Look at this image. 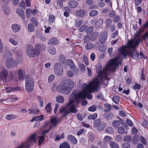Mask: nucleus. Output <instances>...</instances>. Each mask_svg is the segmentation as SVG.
Returning a JSON list of instances; mask_svg holds the SVG:
<instances>
[{"label":"nucleus","instance_id":"4c0bfd02","mask_svg":"<svg viewBox=\"0 0 148 148\" xmlns=\"http://www.w3.org/2000/svg\"><path fill=\"white\" fill-rule=\"evenodd\" d=\"M37 138L39 139L38 143V145H40L43 143L44 140V137L43 136H37Z\"/></svg>","mask_w":148,"mask_h":148},{"label":"nucleus","instance_id":"dca6fc26","mask_svg":"<svg viewBox=\"0 0 148 148\" xmlns=\"http://www.w3.org/2000/svg\"><path fill=\"white\" fill-rule=\"evenodd\" d=\"M67 63L71 70H73V71H76L75 64L72 60L68 59L67 61Z\"/></svg>","mask_w":148,"mask_h":148},{"label":"nucleus","instance_id":"6ab92c4d","mask_svg":"<svg viewBox=\"0 0 148 148\" xmlns=\"http://www.w3.org/2000/svg\"><path fill=\"white\" fill-rule=\"evenodd\" d=\"M16 56L17 58L18 61L19 63H21L22 61V51L20 50H18L16 53Z\"/></svg>","mask_w":148,"mask_h":148},{"label":"nucleus","instance_id":"9b49d317","mask_svg":"<svg viewBox=\"0 0 148 148\" xmlns=\"http://www.w3.org/2000/svg\"><path fill=\"white\" fill-rule=\"evenodd\" d=\"M54 71L58 76H61L63 73V68L61 64L59 63H56L54 65Z\"/></svg>","mask_w":148,"mask_h":148},{"label":"nucleus","instance_id":"de8ad7c7","mask_svg":"<svg viewBox=\"0 0 148 148\" xmlns=\"http://www.w3.org/2000/svg\"><path fill=\"white\" fill-rule=\"evenodd\" d=\"M87 25H82L81 26L79 29V31L80 32H82L85 31L86 29Z\"/></svg>","mask_w":148,"mask_h":148},{"label":"nucleus","instance_id":"cd10ccee","mask_svg":"<svg viewBox=\"0 0 148 148\" xmlns=\"http://www.w3.org/2000/svg\"><path fill=\"white\" fill-rule=\"evenodd\" d=\"M120 124L121 122L118 120H114L112 122V126L115 128H117Z\"/></svg>","mask_w":148,"mask_h":148},{"label":"nucleus","instance_id":"20e7f679","mask_svg":"<svg viewBox=\"0 0 148 148\" xmlns=\"http://www.w3.org/2000/svg\"><path fill=\"white\" fill-rule=\"evenodd\" d=\"M73 86L74 84L71 80L65 79L62 81L61 84L56 88L57 90L60 92L67 94L71 92Z\"/></svg>","mask_w":148,"mask_h":148},{"label":"nucleus","instance_id":"4468645a","mask_svg":"<svg viewBox=\"0 0 148 148\" xmlns=\"http://www.w3.org/2000/svg\"><path fill=\"white\" fill-rule=\"evenodd\" d=\"M51 125L50 126V130L52 127H55L60 121V119L57 117H53L50 119Z\"/></svg>","mask_w":148,"mask_h":148},{"label":"nucleus","instance_id":"bf43d9fd","mask_svg":"<svg viewBox=\"0 0 148 148\" xmlns=\"http://www.w3.org/2000/svg\"><path fill=\"white\" fill-rule=\"evenodd\" d=\"M140 141L141 143L145 145L147 144V141L145 140V138L142 136H141L140 138Z\"/></svg>","mask_w":148,"mask_h":148},{"label":"nucleus","instance_id":"09e8293b","mask_svg":"<svg viewBox=\"0 0 148 148\" xmlns=\"http://www.w3.org/2000/svg\"><path fill=\"white\" fill-rule=\"evenodd\" d=\"M45 110L47 112H50L51 111V104L48 103L45 108Z\"/></svg>","mask_w":148,"mask_h":148},{"label":"nucleus","instance_id":"7c9ffc66","mask_svg":"<svg viewBox=\"0 0 148 148\" xmlns=\"http://www.w3.org/2000/svg\"><path fill=\"white\" fill-rule=\"evenodd\" d=\"M112 138L108 136H105L103 139V142L105 143H108L110 142L112 140Z\"/></svg>","mask_w":148,"mask_h":148},{"label":"nucleus","instance_id":"2eb2a0df","mask_svg":"<svg viewBox=\"0 0 148 148\" xmlns=\"http://www.w3.org/2000/svg\"><path fill=\"white\" fill-rule=\"evenodd\" d=\"M18 78L20 80H23L24 78L25 75V70L23 69L18 70Z\"/></svg>","mask_w":148,"mask_h":148},{"label":"nucleus","instance_id":"412c9836","mask_svg":"<svg viewBox=\"0 0 148 148\" xmlns=\"http://www.w3.org/2000/svg\"><path fill=\"white\" fill-rule=\"evenodd\" d=\"M16 12L18 15L19 16H21L23 19H25V14L23 10L20 9H17L16 10Z\"/></svg>","mask_w":148,"mask_h":148},{"label":"nucleus","instance_id":"49530a36","mask_svg":"<svg viewBox=\"0 0 148 148\" xmlns=\"http://www.w3.org/2000/svg\"><path fill=\"white\" fill-rule=\"evenodd\" d=\"M97 109L96 106L94 105L89 108L88 110L89 111L94 112Z\"/></svg>","mask_w":148,"mask_h":148},{"label":"nucleus","instance_id":"603ef678","mask_svg":"<svg viewBox=\"0 0 148 148\" xmlns=\"http://www.w3.org/2000/svg\"><path fill=\"white\" fill-rule=\"evenodd\" d=\"M9 40L10 43L14 45H18V42L12 38L9 39Z\"/></svg>","mask_w":148,"mask_h":148},{"label":"nucleus","instance_id":"7ed1b4c3","mask_svg":"<svg viewBox=\"0 0 148 148\" xmlns=\"http://www.w3.org/2000/svg\"><path fill=\"white\" fill-rule=\"evenodd\" d=\"M119 58L117 57L110 59L106 64V67L103 71H100L99 73V77L105 80H109L108 77L111 70L113 71L119 64Z\"/></svg>","mask_w":148,"mask_h":148},{"label":"nucleus","instance_id":"c756f323","mask_svg":"<svg viewBox=\"0 0 148 148\" xmlns=\"http://www.w3.org/2000/svg\"><path fill=\"white\" fill-rule=\"evenodd\" d=\"M94 29L93 27H88L87 26L86 30V32L87 34H89L92 33Z\"/></svg>","mask_w":148,"mask_h":148},{"label":"nucleus","instance_id":"f704fd0d","mask_svg":"<svg viewBox=\"0 0 148 148\" xmlns=\"http://www.w3.org/2000/svg\"><path fill=\"white\" fill-rule=\"evenodd\" d=\"M112 101L116 104H118L119 102V98L117 96H114L112 98Z\"/></svg>","mask_w":148,"mask_h":148},{"label":"nucleus","instance_id":"0e129e2a","mask_svg":"<svg viewBox=\"0 0 148 148\" xmlns=\"http://www.w3.org/2000/svg\"><path fill=\"white\" fill-rule=\"evenodd\" d=\"M67 75L69 77H72L73 76V73L71 71H68L67 72Z\"/></svg>","mask_w":148,"mask_h":148},{"label":"nucleus","instance_id":"bb28decb","mask_svg":"<svg viewBox=\"0 0 148 148\" xmlns=\"http://www.w3.org/2000/svg\"><path fill=\"white\" fill-rule=\"evenodd\" d=\"M56 100L57 102L62 103L64 101V99L63 96L60 95H57L56 97Z\"/></svg>","mask_w":148,"mask_h":148},{"label":"nucleus","instance_id":"aec40b11","mask_svg":"<svg viewBox=\"0 0 148 148\" xmlns=\"http://www.w3.org/2000/svg\"><path fill=\"white\" fill-rule=\"evenodd\" d=\"M11 27L12 30L15 33L18 32L21 28V26L19 25L16 24L12 25Z\"/></svg>","mask_w":148,"mask_h":148},{"label":"nucleus","instance_id":"423d86ee","mask_svg":"<svg viewBox=\"0 0 148 148\" xmlns=\"http://www.w3.org/2000/svg\"><path fill=\"white\" fill-rule=\"evenodd\" d=\"M36 134H33L31 135L27 138L26 141L23 143L16 148H28L31 144L36 140Z\"/></svg>","mask_w":148,"mask_h":148},{"label":"nucleus","instance_id":"72a5a7b5","mask_svg":"<svg viewBox=\"0 0 148 148\" xmlns=\"http://www.w3.org/2000/svg\"><path fill=\"white\" fill-rule=\"evenodd\" d=\"M16 118V116L12 114H8L6 116V118L7 120H12V119H15Z\"/></svg>","mask_w":148,"mask_h":148},{"label":"nucleus","instance_id":"0eeeda50","mask_svg":"<svg viewBox=\"0 0 148 148\" xmlns=\"http://www.w3.org/2000/svg\"><path fill=\"white\" fill-rule=\"evenodd\" d=\"M5 57L7 58L6 61L5 62V66L7 68L9 69L16 65V62L15 61H12V55L10 51L8 50L7 53H5Z\"/></svg>","mask_w":148,"mask_h":148},{"label":"nucleus","instance_id":"e433bc0d","mask_svg":"<svg viewBox=\"0 0 148 148\" xmlns=\"http://www.w3.org/2000/svg\"><path fill=\"white\" fill-rule=\"evenodd\" d=\"M98 14V12L95 10H93L91 11L89 13V15L90 16H94L97 15Z\"/></svg>","mask_w":148,"mask_h":148},{"label":"nucleus","instance_id":"ea45409f","mask_svg":"<svg viewBox=\"0 0 148 148\" xmlns=\"http://www.w3.org/2000/svg\"><path fill=\"white\" fill-rule=\"evenodd\" d=\"M106 21L107 27H110L112 22V20L110 18H108L106 19Z\"/></svg>","mask_w":148,"mask_h":148},{"label":"nucleus","instance_id":"864d4df0","mask_svg":"<svg viewBox=\"0 0 148 148\" xmlns=\"http://www.w3.org/2000/svg\"><path fill=\"white\" fill-rule=\"evenodd\" d=\"M55 78V76L53 75H51L49 76L48 80V82L49 83L52 82Z\"/></svg>","mask_w":148,"mask_h":148},{"label":"nucleus","instance_id":"b1692460","mask_svg":"<svg viewBox=\"0 0 148 148\" xmlns=\"http://www.w3.org/2000/svg\"><path fill=\"white\" fill-rule=\"evenodd\" d=\"M36 50L39 51V55L40 51H41L44 50L45 49V46L44 45H36L35 46Z\"/></svg>","mask_w":148,"mask_h":148},{"label":"nucleus","instance_id":"3c124183","mask_svg":"<svg viewBox=\"0 0 148 148\" xmlns=\"http://www.w3.org/2000/svg\"><path fill=\"white\" fill-rule=\"evenodd\" d=\"M3 10L5 12V13L7 15L9 14L10 13V11L9 8L7 7H4L3 8Z\"/></svg>","mask_w":148,"mask_h":148},{"label":"nucleus","instance_id":"f8f14e48","mask_svg":"<svg viewBox=\"0 0 148 148\" xmlns=\"http://www.w3.org/2000/svg\"><path fill=\"white\" fill-rule=\"evenodd\" d=\"M8 71L7 70L3 69L2 70L0 73V78L3 81L5 80L8 77H10V78L12 79L13 77L12 72L11 71L10 74L8 75Z\"/></svg>","mask_w":148,"mask_h":148},{"label":"nucleus","instance_id":"f03ea898","mask_svg":"<svg viewBox=\"0 0 148 148\" xmlns=\"http://www.w3.org/2000/svg\"><path fill=\"white\" fill-rule=\"evenodd\" d=\"M140 40L139 39L134 41H129L127 47L123 46L119 49L118 51L124 57H126L128 54L133 59L138 60L139 54L135 49V47L140 42Z\"/></svg>","mask_w":148,"mask_h":148},{"label":"nucleus","instance_id":"5fc2aeb1","mask_svg":"<svg viewBox=\"0 0 148 148\" xmlns=\"http://www.w3.org/2000/svg\"><path fill=\"white\" fill-rule=\"evenodd\" d=\"M90 37L88 35H86L83 38L84 42L86 43L89 41Z\"/></svg>","mask_w":148,"mask_h":148},{"label":"nucleus","instance_id":"a19ab883","mask_svg":"<svg viewBox=\"0 0 148 148\" xmlns=\"http://www.w3.org/2000/svg\"><path fill=\"white\" fill-rule=\"evenodd\" d=\"M110 146L111 148H119L118 145L113 142L110 143Z\"/></svg>","mask_w":148,"mask_h":148},{"label":"nucleus","instance_id":"393cba45","mask_svg":"<svg viewBox=\"0 0 148 148\" xmlns=\"http://www.w3.org/2000/svg\"><path fill=\"white\" fill-rule=\"evenodd\" d=\"M99 33L97 32H94L90 36V39L91 41H94L95 40L97 36H98Z\"/></svg>","mask_w":148,"mask_h":148},{"label":"nucleus","instance_id":"8fccbe9b","mask_svg":"<svg viewBox=\"0 0 148 148\" xmlns=\"http://www.w3.org/2000/svg\"><path fill=\"white\" fill-rule=\"evenodd\" d=\"M49 21L50 22H53L55 21V17L53 15L51 14L49 16Z\"/></svg>","mask_w":148,"mask_h":148},{"label":"nucleus","instance_id":"1a4fd4ad","mask_svg":"<svg viewBox=\"0 0 148 148\" xmlns=\"http://www.w3.org/2000/svg\"><path fill=\"white\" fill-rule=\"evenodd\" d=\"M93 126L98 130L101 131L103 130L106 126V124L104 122H101V119H98L94 121Z\"/></svg>","mask_w":148,"mask_h":148},{"label":"nucleus","instance_id":"79ce46f5","mask_svg":"<svg viewBox=\"0 0 148 148\" xmlns=\"http://www.w3.org/2000/svg\"><path fill=\"white\" fill-rule=\"evenodd\" d=\"M97 114L95 113L93 114L90 115H89L88 117V119H92L93 120H94L97 117Z\"/></svg>","mask_w":148,"mask_h":148},{"label":"nucleus","instance_id":"6e6552de","mask_svg":"<svg viewBox=\"0 0 148 148\" xmlns=\"http://www.w3.org/2000/svg\"><path fill=\"white\" fill-rule=\"evenodd\" d=\"M25 82L26 90L29 92L32 91L33 90L34 86L33 79L27 76L26 77Z\"/></svg>","mask_w":148,"mask_h":148},{"label":"nucleus","instance_id":"2f4dec72","mask_svg":"<svg viewBox=\"0 0 148 148\" xmlns=\"http://www.w3.org/2000/svg\"><path fill=\"white\" fill-rule=\"evenodd\" d=\"M59 148H70V147L67 143L65 142L60 145Z\"/></svg>","mask_w":148,"mask_h":148},{"label":"nucleus","instance_id":"338daca9","mask_svg":"<svg viewBox=\"0 0 148 148\" xmlns=\"http://www.w3.org/2000/svg\"><path fill=\"white\" fill-rule=\"evenodd\" d=\"M141 86L140 84H136L133 87V88L135 90L136 89H139L141 88Z\"/></svg>","mask_w":148,"mask_h":148},{"label":"nucleus","instance_id":"13d9d810","mask_svg":"<svg viewBox=\"0 0 148 148\" xmlns=\"http://www.w3.org/2000/svg\"><path fill=\"white\" fill-rule=\"evenodd\" d=\"M124 140L125 142H130L131 140V137L130 136H126L124 138Z\"/></svg>","mask_w":148,"mask_h":148},{"label":"nucleus","instance_id":"c9c22d12","mask_svg":"<svg viewBox=\"0 0 148 148\" xmlns=\"http://www.w3.org/2000/svg\"><path fill=\"white\" fill-rule=\"evenodd\" d=\"M105 117L107 120H110L112 118L113 116L112 114L110 113H107L104 115Z\"/></svg>","mask_w":148,"mask_h":148},{"label":"nucleus","instance_id":"4d7b16f0","mask_svg":"<svg viewBox=\"0 0 148 148\" xmlns=\"http://www.w3.org/2000/svg\"><path fill=\"white\" fill-rule=\"evenodd\" d=\"M36 121H41L43 119V116L42 115L34 117Z\"/></svg>","mask_w":148,"mask_h":148},{"label":"nucleus","instance_id":"39448f33","mask_svg":"<svg viewBox=\"0 0 148 148\" xmlns=\"http://www.w3.org/2000/svg\"><path fill=\"white\" fill-rule=\"evenodd\" d=\"M75 102H76V104H78L76 103V101H74L72 103L68 105L69 103H69L66 104V106H64L61 107L59 109V112L60 114H63L62 116H66L71 112L73 113H76L77 112V110L75 108L74 105L72 104Z\"/></svg>","mask_w":148,"mask_h":148},{"label":"nucleus","instance_id":"58836bf2","mask_svg":"<svg viewBox=\"0 0 148 148\" xmlns=\"http://www.w3.org/2000/svg\"><path fill=\"white\" fill-rule=\"evenodd\" d=\"M48 51L51 54L54 55L56 53V49L54 47H51L48 50Z\"/></svg>","mask_w":148,"mask_h":148},{"label":"nucleus","instance_id":"c03bdc74","mask_svg":"<svg viewBox=\"0 0 148 148\" xmlns=\"http://www.w3.org/2000/svg\"><path fill=\"white\" fill-rule=\"evenodd\" d=\"M125 131V129L123 127H121L118 129V132L120 134H123Z\"/></svg>","mask_w":148,"mask_h":148},{"label":"nucleus","instance_id":"052dcab7","mask_svg":"<svg viewBox=\"0 0 148 148\" xmlns=\"http://www.w3.org/2000/svg\"><path fill=\"white\" fill-rule=\"evenodd\" d=\"M115 140L116 141L120 142L122 140V136L120 135H117L115 137Z\"/></svg>","mask_w":148,"mask_h":148},{"label":"nucleus","instance_id":"a211bd4d","mask_svg":"<svg viewBox=\"0 0 148 148\" xmlns=\"http://www.w3.org/2000/svg\"><path fill=\"white\" fill-rule=\"evenodd\" d=\"M78 5V2L76 1L71 0L69 1L68 3L69 6L71 8H74Z\"/></svg>","mask_w":148,"mask_h":148},{"label":"nucleus","instance_id":"5701e85b","mask_svg":"<svg viewBox=\"0 0 148 148\" xmlns=\"http://www.w3.org/2000/svg\"><path fill=\"white\" fill-rule=\"evenodd\" d=\"M76 14L77 16L79 17H83L85 15L86 11L84 10H79L76 11Z\"/></svg>","mask_w":148,"mask_h":148},{"label":"nucleus","instance_id":"a18cd8bd","mask_svg":"<svg viewBox=\"0 0 148 148\" xmlns=\"http://www.w3.org/2000/svg\"><path fill=\"white\" fill-rule=\"evenodd\" d=\"M86 49L89 50L93 47L94 45L91 43H88L86 45Z\"/></svg>","mask_w":148,"mask_h":148},{"label":"nucleus","instance_id":"f3484780","mask_svg":"<svg viewBox=\"0 0 148 148\" xmlns=\"http://www.w3.org/2000/svg\"><path fill=\"white\" fill-rule=\"evenodd\" d=\"M68 140L71 141L73 144L75 145L77 143V139L73 135H70L67 136Z\"/></svg>","mask_w":148,"mask_h":148},{"label":"nucleus","instance_id":"69168bd1","mask_svg":"<svg viewBox=\"0 0 148 148\" xmlns=\"http://www.w3.org/2000/svg\"><path fill=\"white\" fill-rule=\"evenodd\" d=\"M82 20H79L77 21L75 24V26L77 27L80 26L82 24Z\"/></svg>","mask_w":148,"mask_h":148},{"label":"nucleus","instance_id":"37998d69","mask_svg":"<svg viewBox=\"0 0 148 148\" xmlns=\"http://www.w3.org/2000/svg\"><path fill=\"white\" fill-rule=\"evenodd\" d=\"M28 28L29 32H32L34 31V27L32 24L29 23L28 25Z\"/></svg>","mask_w":148,"mask_h":148},{"label":"nucleus","instance_id":"473e14b6","mask_svg":"<svg viewBox=\"0 0 148 148\" xmlns=\"http://www.w3.org/2000/svg\"><path fill=\"white\" fill-rule=\"evenodd\" d=\"M106 131L108 134H111L114 132V129L112 127H109L106 129Z\"/></svg>","mask_w":148,"mask_h":148},{"label":"nucleus","instance_id":"774afa93","mask_svg":"<svg viewBox=\"0 0 148 148\" xmlns=\"http://www.w3.org/2000/svg\"><path fill=\"white\" fill-rule=\"evenodd\" d=\"M122 147L123 148H130V145L128 143H124L123 144Z\"/></svg>","mask_w":148,"mask_h":148},{"label":"nucleus","instance_id":"ddd939ff","mask_svg":"<svg viewBox=\"0 0 148 148\" xmlns=\"http://www.w3.org/2000/svg\"><path fill=\"white\" fill-rule=\"evenodd\" d=\"M108 35L107 31H105L101 33L99 37V42L101 44H103L106 41Z\"/></svg>","mask_w":148,"mask_h":148},{"label":"nucleus","instance_id":"4be33fe9","mask_svg":"<svg viewBox=\"0 0 148 148\" xmlns=\"http://www.w3.org/2000/svg\"><path fill=\"white\" fill-rule=\"evenodd\" d=\"M58 43V40L55 38H51L48 41V44L50 45H57Z\"/></svg>","mask_w":148,"mask_h":148},{"label":"nucleus","instance_id":"6e6d98bb","mask_svg":"<svg viewBox=\"0 0 148 148\" xmlns=\"http://www.w3.org/2000/svg\"><path fill=\"white\" fill-rule=\"evenodd\" d=\"M104 106L106 108V109L105 110V111H106L107 112L109 111L111 108V107L110 105H109L108 103L105 104L104 105Z\"/></svg>","mask_w":148,"mask_h":148},{"label":"nucleus","instance_id":"f257e3e1","mask_svg":"<svg viewBox=\"0 0 148 148\" xmlns=\"http://www.w3.org/2000/svg\"><path fill=\"white\" fill-rule=\"evenodd\" d=\"M100 82L99 79L96 78L92 82H90L89 84H84L82 86V91L79 92L76 90L73 91L69 96V105L76 101L77 104H79L80 100L85 99L86 97L88 99H92L93 96L88 93H91L92 91H97L99 89V84Z\"/></svg>","mask_w":148,"mask_h":148},{"label":"nucleus","instance_id":"680f3d73","mask_svg":"<svg viewBox=\"0 0 148 148\" xmlns=\"http://www.w3.org/2000/svg\"><path fill=\"white\" fill-rule=\"evenodd\" d=\"M145 71L143 69L142 71L141 74V75L140 79L142 80H144L145 79V77L144 76Z\"/></svg>","mask_w":148,"mask_h":148},{"label":"nucleus","instance_id":"e2e57ef3","mask_svg":"<svg viewBox=\"0 0 148 148\" xmlns=\"http://www.w3.org/2000/svg\"><path fill=\"white\" fill-rule=\"evenodd\" d=\"M31 13V10L29 8H27L26 10V16L27 18H29L30 16Z\"/></svg>","mask_w":148,"mask_h":148},{"label":"nucleus","instance_id":"a878e982","mask_svg":"<svg viewBox=\"0 0 148 148\" xmlns=\"http://www.w3.org/2000/svg\"><path fill=\"white\" fill-rule=\"evenodd\" d=\"M19 88L18 87L15 88L9 87L8 88H6V90L7 92H13L15 91L19 90Z\"/></svg>","mask_w":148,"mask_h":148},{"label":"nucleus","instance_id":"9d476101","mask_svg":"<svg viewBox=\"0 0 148 148\" xmlns=\"http://www.w3.org/2000/svg\"><path fill=\"white\" fill-rule=\"evenodd\" d=\"M26 50L27 55L29 57H34L36 55H39V51L36 50L35 47L34 49L32 46L28 45L27 46Z\"/></svg>","mask_w":148,"mask_h":148},{"label":"nucleus","instance_id":"c85d7f7f","mask_svg":"<svg viewBox=\"0 0 148 148\" xmlns=\"http://www.w3.org/2000/svg\"><path fill=\"white\" fill-rule=\"evenodd\" d=\"M103 22V20L102 18L99 19L96 23L95 26L96 27H99L102 25Z\"/></svg>","mask_w":148,"mask_h":148}]
</instances>
